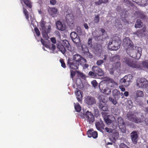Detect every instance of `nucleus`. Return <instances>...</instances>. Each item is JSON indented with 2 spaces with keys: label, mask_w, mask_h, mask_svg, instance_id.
<instances>
[{
  "label": "nucleus",
  "mask_w": 148,
  "mask_h": 148,
  "mask_svg": "<svg viewBox=\"0 0 148 148\" xmlns=\"http://www.w3.org/2000/svg\"><path fill=\"white\" fill-rule=\"evenodd\" d=\"M50 1L51 4L52 5H55L57 3L56 0H50Z\"/></svg>",
  "instance_id": "nucleus-62"
},
{
  "label": "nucleus",
  "mask_w": 148,
  "mask_h": 148,
  "mask_svg": "<svg viewBox=\"0 0 148 148\" xmlns=\"http://www.w3.org/2000/svg\"><path fill=\"white\" fill-rule=\"evenodd\" d=\"M112 127L114 128V129H116L117 127L118 124L117 122L116 121H112Z\"/></svg>",
  "instance_id": "nucleus-43"
},
{
  "label": "nucleus",
  "mask_w": 148,
  "mask_h": 148,
  "mask_svg": "<svg viewBox=\"0 0 148 148\" xmlns=\"http://www.w3.org/2000/svg\"><path fill=\"white\" fill-rule=\"evenodd\" d=\"M34 29L37 36H39L40 35V33L38 28L36 27L34 28Z\"/></svg>",
  "instance_id": "nucleus-51"
},
{
  "label": "nucleus",
  "mask_w": 148,
  "mask_h": 148,
  "mask_svg": "<svg viewBox=\"0 0 148 148\" xmlns=\"http://www.w3.org/2000/svg\"><path fill=\"white\" fill-rule=\"evenodd\" d=\"M141 66L140 68H136L139 70L142 69L143 68L148 69V60H146L142 62L141 64L138 62Z\"/></svg>",
  "instance_id": "nucleus-25"
},
{
  "label": "nucleus",
  "mask_w": 148,
  "mask_h": 148,
  "mask_svg": "<svg viewBox=\"0 0 148 148\" xmlns=\"http://www.w3.org/2000/svg\"><path fill=\"white\" fill-rule=\"evenodd\" d=\"M95 125L97 130L100 131H102L105 127L103 122L101 120L96 122L95 123Z\"/></svg>",
  "instance_id": "nucleus-16"
},
{
  "label": "nucleus",
  "mask_w": 148,
  "mask_h": 148,
  "mask_svg": "<svg viewBox=\"0 0 148 148\" xmlns=\"http://www.w3.org/2000/svg\"><path fill=\"white\" fill-rule=\"evenodd\" d=\"M51 42L53 44L56 43V40L55 38H51Z\"/></svg>",
  "instance_id": "nucleus-63"
},
{
  "label": "nucleus",
  "mask_w": 148,
  "mask_h": 148,
  "mask_svg": "<svg viewBox=\"0 0 148 148\" xmlns=\"http://www.w3.org/2000/svg\"><path fill=\"white\" fill-rule=\"evenodd\" d=\"M106 97L102 96L99 97L100 103H105L106 102Z\"/></svg>",
  "instance_id": "nucleus-40"
},
{
  "label": "nucleus",
  "mask_w": 148,
  "mask_h": 148,
  "mask_svg": "<svg viewBox=\"0 0 148 148\" xmlns=\"http://www.w3.org/2000/svg\"><path fill=\"white\" fill-rule=\"evenodd\" d=\"M45 29V31H46V32L48 34L51 31V26L50 25H49L48 26V29H47L46 28Z\"/></svg>",
  "instance_id": "nucleus-59"
},
{
  "label": "nucleus",
  "mask_w": 148,
  "mask_h": 148,
  "mask_svg": "<svg viewBox=\"0 0 148 148\" xmlns=\"http://www.w3.org/2000/svg\"><path fill=\"white\" fill-rule=\"evenodd\" d=\"M88 74L89 75L94 77L96 76V73L93 71V72L91 71L89 72Z\"/></svg>",
  "instance_id": "nucleus-61"
},
{
  "label": "nucleus",
  "mask_w": 148,
  "mask_h": 148,
  "mask_svg": "<svg viewBox=\"0 0 148 148\" xmlns=\"http://www.w3.org/2000/svg\"><path fill=\"white\" fill-rule=\"evenodd\" d=\"M82 92H81V91L79 90V89L77 88L76 89V90L75 91V93L76 96V98L79 102H81L82 100Z\"/></svg>",
  "instance_id": "nucleus-20"
},
{
  "label": "nucleus",
  "mask_w": 148,
  "mask_h": 148,
  "mask_svg": "<svg viewBox=\"0 0 148 148\" xmlns=\"http://www.w3.org/2000/svg\"><path fill=\"white\" fill-rule=\"evenodd\" d=\"M62 44L65 47L68 49V50L71 51L70 49H69V47L70 45L69 41L66 40H64L62 41Z\"/></svg>",
  "instance_id": "nucleus-31"
},
{
  "label": "nucleus",
  "mask_w": 148,
  "mask_h": 148,
  "mask_svg": "<svg viewBox=\"0 0 148 148\" xmlns=\"http://www.w3.org/2000/svg\"><path fill=\"white\" fill-rule=\"evenodd\" d=\"M57 48L59 49L60 51L63 53L64 54L66 52L65 47L63 46L61 43L58 42L57 43Z\"/></svg>",
  "instance_id": "nucleus-27"
},
{
  "label": "nucleus",
  "mask_w": 148,
  "mask_h": 148,
  "mask_svg": "<svg viewBox=\"0 0 148 148\" xmlns=\"http://www.w3.org/2000/svg\"><path fill=\"white\" fill-rule=\"evenodd\" d=\"M127 117L129 120L135 123H138L142 122L141 119L138 118L133 114H131L130 112L127 113Z\"/></svg>",
  "instance_id": "nucleus-8"
},
{
  "label": "nucleus",
  "mask_w": 148,
  "mask_h": 148,
  "mask_svg": "<svg viewBox=\"0 0 148 148\" xmlns=\"http://www.w3.org/2000/svg\"><path fill=\"white\" fill-rule=\"evenodd\" d=\"M131 137L133 143L134 144H136L137 143L138 138V136L137 132L135 131H133L131 134Z\"/></svg>",
  "instance_id": "nucleus-18"
},
{
  "label": "nucleus",
  "mask_w": 148,
  "mask_h": 148,
  "mask_svg": "<svg viewBox=\"0 0 148 148\" xmlns=\"http://www.w3.org/2000/svg\"><path fill=\"white\" fill-rule=\"evenodd\" d=\"M130 75H127L125 76L123 78L120 80V82L121 84L125 86H127L129 85L131 82L130 77Z\"/></svg>",
  "instance_id": "nucleus-11"
},
{
  "label": "nucleus",
  "mask_w": 148,
  "mask_h": 148,
  "mask_svg": "<svg viewBox=\"0 0 148 148\" xmlns=\"http://www.w3.org/2000/svg\"><path fill=\"white\" fill-rule=\"evenodd\" d=\"M86 60L85 62V63H83V64H80V65H82V66L83 65V68L84 69H86L89 66V65L88 64H86Z\"/></svg>",
  "instance_id": "nucleus-54"
},
{
  "label": "nucleus",
  "mask_w": 148,
  "mask_h": 148,
  "mask_svg": "<svg viewBox=\"0 0 148 148\" xmlns=\"http://www.w3.org/2000/svg\"><path fill=\"white\" fill-rule=\"evenodd\" d=\"M73 61L78 63L79 64H83V63H85L86 59L79 54H76L74 55L72 58Z\"/></svg>",
  "instance_id": "nucleus-10"
},
{
  "label": "nucleus",
  "mask_w": 148,
  "mask_h": 148,
  "mask_svg": "<svg viewBox=\"0 0 148 148\" xmlns=\"http://www.w3.org/2000/svg\"><path fill=\"white\" fill-rule=\"evenodd\" d=\"M112 94L115 99L116 100H118L119 99L120 95L122 97V98L124 97L123 93L122 92L120 93V91L116 89H114L112 91Z\"/></svg>",
  "instance_id": "nucleus-13"
},
{
  "label": "nucleus",
  "mask_w": 148,
  "mask_h": 148,
  "mask_svg": "<svg viewBox=\"0 0 148 148\" xmlns=\"http://www.w3.org/2000/svg\"><path fill=\"white\" fill-rule=\"evenodd\" d=\"M122 61L123 63L133 68H140L141 67L138 62L133 61L132 59L128 57L124 58L122 59Z\"/></svg>",
  "instance_id": "nucleus-3"
},
{
  "label": "nucleus",
  "mask_w": 148,
  "mask_h": 148,
  "mask_svg": "<svg viewBox=\"0 0 148 148\" xmlns=\"http://www.w3.org/2000/svg\"><path fill=\"white\" fill-rule=\"evenodd\" d=\"M84 101L86 104L89 106H92L96 103L95 98L89 96L85 97Z\"/></svg>",
  "instance_id": "nucleus-12"
},
{
  "label": "nucleus",
  "mask_w": 148,
  "mask_h": 148,
  "mask_svg": "<svg viewBox=\"0 0 148 148\" xmlns=\"http://www.w3.org/2000/svg\"><path fill=\"white\" fill-rule=\"evenodd\" d=\"M79 64V63L73 61L71 58H68L67 65L70 69L74 70H77Z\"/></svg>",
  "instance_id": "nucleus-7"
},
{
  "label": "nucleus",
  "mask_w": 148,
  "mask_h": 148,
  "mask_svg": "<svg viewBox=\"0 0 148 148\" xmlns=\"http://www.w3.org/2000/svg\"><path fill=\"white\" fill-rule=\"evenodd\" d=\"M101 114L104 120L107 124L112 123V121L111 119L113 118H114L112 115H110L108 113L105 112H102Z\"/></svg>",
  "instance_id": "nucleus-9"
},
{
  "label": "nucleus",
  "mask_w": 148,
  "mask_h": 148,
  "mask_svg": "<svg viewBox=\"0 0 148 148\" xmlns=\"http://www.w3.org/2000/svg\"><path fill=\"white\" fill-rule=\"evenodd\" d=\"M120 58L119 55H115L113 56L112 59L113 60L115 61L119 60H120Z\"/></svg>",
  "instance_id": "nucleus-48"
},
{
  "label": "nucleus",
  "mask_w": 148,
  "mask_h": 148,
  "mask_svg": "<svg viewBox=\"0 0 148 148\" xmlns=\"http://www.w3.org/2000/svg\"><path fill=\"white\" fill-rule=\"evenodd\" d=\"M101 48V46L100 44L97 45V47L96 46L95 47V49L97 51H99Z\"/></svg>",
  "instance_id": "nucleus-56"
},
{
  "label": "nucleus",
  "mask_w": 148,
  "mask_h": 148,
  "mask_svg": "<svg viewBox=\"0 0 148 148\" xmlns=\"http://www.w3.org/2000/svg\"><path fill=\"white\" fill-rule=\"evenodd\" d=\"M136 85L139 88H146L148 87V81L144 78H138L137 80Z\"/></svg>",
  "instance_id": "nucleus-5"
},
{
  "label": "nucleus",
  "mask_w": 148,
  "mask_h": 148,
  "mask_svg": "<svg viewBox=\"0 0 148 148\" xmlns=\"http://www.w3.org/2000/svg\"><path fill=\"white\" fill-rule=\"evenodd\" d=\"M77 72L78 73L77 76L78 77H80L82 79L85 77V76L83 73H80L79 71H77Z\"/></svg>",
  "instance_id": "nucleus-50"
},
{
  "label": "nucleus",
  "mask_w": 148,
  "mask_h": 148,
  "mask_svg": "<svg viewBox=\"0 0 148 148\" xmlns=\"http://www.w3.org/2000/svg\"><path fill=\"white\" fill-rule=\"evenodd\" d=\"M40 41L42 44L43 46H45L47 48V47H48V46L47 45L46 42L44 41V40L43 39H42V38H41Z\"/></svg>",
  "instance_id": "nucleus-55"
},
{
  "label": "nucleus",
  "mask_w": 148,
  "mask_h": 148,
  "mask_svg": "<svg viewBox=\"0 0 148 148\" xmlns=\"http://www.w3.org/2000/svg\"><path fill=\"white\" fill-rule=\"evenodd\" d=\"M95 39L96 40H102L103 39V35H97L94 37Z\"/></svg>",
  "instance_id": "nucleus-41"
},
{
  "label": "nucleus",
  "mask_w": 148,
  "mask_h": 148,
  "mask_svg": "<svg viewBox=\"0 0 148 148\" xmlns=\"http://www.w3.org/2000/svg\"><path fill=\"white\" fill-rule=\"evenodd\" d=\"M70 76L71 78H73L76 74V71L73 70H70Z\"/></svg>",
  "instance_id": "nucleus-53"
},
{
  "label": "nucleus",
  "mask_w": 148,
  "mask_h": 148,
  "mask_svg": "<svg viewBox=\"0 0 148 148\" xmlns=\"http://www.w3.org/2000/svg\"><path fill=\"white\" fill-rule=\"evenodd\" d=\"M112 136L114 139H116L118 138L119 136V133L117 130H113L112 133Z\"/></svg>",
  "instance_id": "nucleus-32"
},
{
  "label": "nucleus",
  "mask_w": 148,
  "mask_h": 148,
  "mask_svg": "<svg viewBox=\"0 0 148 148\" xmlns=\"http://www.w3.org/2000/svg\"><path fill=\"white\" fill-rule=\"evenodd\" d=\"M104 62L103 60H99L97 62L96 64L99 66L101 65Z\"/></svg>",
  "instance_id": "nucleus-57"
},
{
  "label": "nucleus",
  "mask_w": 148,
  "mask_h": 148,
  "mask_svg": "<svg viewBox=\"0 0 148 148\" xmlns=\"http://www.w3.org/2000/svg\"><path fill=\"white\" fill-rule=\"evenodd\" d=\"M56 25L57 28L59 30L61 31L65 30L66 28L65 25L62 23L60 21H58L56 22Z\"/></svg>",
  "instance_id": "nucleus-22"
},
{
  "label": "nucleus",
  "mask_w": 148,
  "mask_h": 148,
  "mask_svg": "<svg viewBox=\"0 0 148 148\" xmlns=\"http://www.w3.org/2000/svg\"><path fill=\"white\" fill-rule=\"evenodd\" d=\"M88 137H93L94 138H96L98 136V133L97 132L94 131L93 130L90 129L88 130L87 133Z\"/></svg>",
  "instance_id": "nucleus-17"
},
{
  "label": "nucleus",
  "mask_w": 148,
  "mask_h": 148,
  "mask_svg": "<svg viewBox=\"0 0 148 148\" xmlns=\"http://www.w3.org/2000/svg\"><path fill=\"white\" fill-rule=\"evenodd\" d=\"M121 64L120 62L117 61L116 63H114L112 64V67L110 69V72H112V74L115 70L120 68L121 67Z\"/></svg>",
  "instance_id": "nucleus-24"
},
{
  "label": "nucleus",
  "mask_w": 148,
  "mask_h": 148,
  "mask_svg": "<svg viewBox=\"0 0 148 148\" xmlns=\"http://www.w3.org/2000/svg\"><path fill=\"white\" fill-rule=\"evenodd\" d=\"M137 15L139 18L140 19H144L146 17L145 14L142 12H138Z\"/></svg>",
  "instance_id": "nucleus-37"
},
{
  "label": "nucleus",
  "mask_w": 148,
  "mask_h": 148,
  "mask_svg": "<svg viewBox=\"0 0 148 148\" xmlns=\"http://www.w3.org/2000/svg\"><path fill=\"white\" fill-rule=\"evenodd\" d=\"M98 107L100 110H101L104 111H108V106H104L101 103H99V104Z\"/></svg>",
  "instance_id": "nucleus-30"
},
{
  "label": "nucleus",
  "mask_w": 148,
  "mask_h": 148,
  "mask_svg": "<svg viewBox=\"0 0 148 148\" xmlns=\"http://www.w3.org/2000/svg\"><path fill=\"white\" fill-rule=\"evenodd\" d=\"M92 71L99 76H102L104 74L103 71L98 66H93L92 69Z\"/></svg>",
  "instance_id": "nucleus-15"
},
{
  "label": "nucleus",
  "mask_w": 148,
  "mask_h": 148,
  "mask_svg": "<svg viewBox=\"0 0 148 148\" xmlns=\"http://www.w3.org/2000/svg\"><path fill=\"white\" fill-rule=\"evenodd\" d=\"M93 86L94 87H96L97 85V83L96 80H93L92 82Z\"/></svg>",
  "instance_id": "nucleus-60"
},
{
  "label": "nucleus",
  "mask_w": 148,
  "mask_h": 148,
  "mask_svg": "<svg viewBox=\"0 0 148 148\" xmlns=\"http://www.w3.org/2000/svg\"><path fill=\"white\" fill-rule=\"evenodd\" d=\"M21 3L23 5V3L29 8H31L32 5L30 0H20Z\"/></svg>",
  "instance_id": "nucleus-29"
},
{
  "label": "nucleus",
  "mask_w": 148,
  "mask_h": 148,
  "mask_svg": "<svg viewBox=\"0 0 148 148\" xmlns=\"http://www.w3.org/2000/svg\"><path fill=\"white\" fill-rule=\"evenodd\" d=\"M45 22L44 21H42L40 23V26L41 28V30H45L46 27L45 26Z\"/></svg>",
  "instance_id": "nucleus-45"
},
{
  "label": "nucleus",
  "mask_w": 148,
  "mask_h": 148,
  "mask_svg": "<svg viewBox=\"0 0 148 148\" xmlns=\"http://www.w3.org/2000/svg\"><path fill=\"white\" fill-rule=\"evenodd\" d=\"M136 94L137 97H142L144 95L143 92L140 90L136 91Z\"/></svg>",
  "instance_id": "nucleus-42"
},
{
  "label": "nucleus",
  "mask_w": 148,
  "mask_h": 148,
  "mask_svg": "<svg viewBox=\"0 0 148 148\" xmlns=\"http://www.w3.org/2000/svg\"><path fill=\"white\" fill-rule=\"evenodd\" d=\"M132 1L142 6H146L147 4V0H132Z\"/></svg>",
  "instance_id": "nucleus-26"
},
{
  "label": "nucleus",
  "mask_w": 148,
  "mask_h": 148,
  "mask_svg": "<svg viewBox=\"0 0 148 148\" xmlns=\"http://www.w3.org/2000/svg\"><path fill=\"white\" fill-rule=\"evenodd\" d=\"M60 62L61 64L62 67L64 68H65L66 66L64 60L61 58L60 60Z\"/></svg>",
  "instance_id": "nucleus-46"
},
{
  "label": "nucleus",
  "mask_w": 148,
  "mask_h": 148,
  "mask_svg": "<svg viewBox=\"0 0 148 148\" xmlns=\"http://www.w3.org/2000/svg\"><path fill=\"white\" fill-rule=\"evenodd\" d=\"M119 148H130L124 143H121L119 145Z\"/></svg>",
  "instance_id": "nucleus-49"
},
{
  "label": "nucleus",
  "mask_w": 148,
  "mask_h": 148,
  "mask_svg": "<svg viewBox=\"0 0 148 148\" xmlns=\"http://www.w3.org/2000/svg\"><path fill=\"white\" fill-rule=\"evenodd\" d=\"M108 99L109 100L112 102V103L114 105H116L118 103L117 101H116L117 100L116 99L114 100L112 97H109Z\"/></svg>",
  "instance_id": "nucleus-44"
},
{
  "label": "nucleus",
  "mask_w": 148,
  "mask_h": 148,
  "mask_svg": "<svg viewBox=\"0 0 148 148\" xmlns=\"http://www.w3.org/2000/svg\"><path fill=\"white\" fill-rule=\"evenodd\" d=\"M75 109L76 111L78 112L80 111L81 110V108L78 103H74Z\"/></svg>",
  "instance_id": "nucleus-36"
},
{
  "label": "nucleus",
  "mask_w": 148,
  "mask_h": 148,
  "mask_svg": "<svg viewBox=\"0 0 148 148\" xmlns=\"http://www.w3.org/2000/svg\"><path fill=\"white\" fill-rule=\"evenodd\" d=\"M127 103L130 106H132L133 105V103L130 100L128 101Z\"/></svg>",
  "instance_id": "nucleus-64"
},
{
  "label": "nucleus",
  "mask_w": 148,
  "mask_h": 148,
  "mask_svg": "<svg viewBox=\"0 0 148 148\" xmlns=\"http://www.w3.org/2000/svg\"><path fill=\"white\" fill-rule=\"evenodd\" d=\"M143 23L141 22V20L137 19L136 22L135 27L136 28H140L142 27Z\"/></svg>",
  "instance_id": "nucleus-33"
},
{
  "label": "nucleus",
  "mask_w": 148,
  "mask_h": 148,
  "mask_svg": "<svg viewBox=\"0 0 148 148\" xmlns=\"http://www.w3.org/2000/svg\"><path fill=\"white\" fill-rule=\"evenodd\" d=\"M146 28H143L142 29L138 30L134 33V34L138 36H143L145 35V32L146 31Z\"/></svg>",
  "instance_id": "nucleus-23"
},
{
  "label": "nucleus",
  "mask_w": 148,
  "mask_h": 148,
  "mask_svg": "<svg viewBox=\"0 0 148 148\" xmlns=\"http://www.w3.org/2000/svg\"><path fill=\"white\" fill-rule=\"evenodd\" d=\"M107 86L105 83L101 82L99 84V87L102 93L106 95H109L111 93V89Z\"/></svg>",
  "instance_id": "nucleus-6"
},
{
  "label": "nucleus",
  "mask_w": 148,
  "mask_h": 148,
  "mask_svg": "<svg viewBox=\"0 0 148 148\" xmlns=\"http://www.w3.org/2000/svg\"><path fill=\"white\" fill-rule=\"evenodd\" d=\"M121 43L120 38L118 36H114L108 43V48L111 50L116 51L120 48Z\"/></svg>",
  "instance_id": "nucleus-2"
},
{
  "label": "nucleus",
  "mask_w": 148,
  "mask_h": 148,
  "mask_svg": "<svg viewBox=\"0 0 148 148\" xmlns=\"http://www.w3.org/2000/svg\"><path fill=\"white\" fill-rule=\"evenodd\" d=\"M23 12L25 16L26 19L29 22L28 12L27 10V9L24 8V7L23 8Z\"/></svg>",
  "instance_id": "nucleus-35"
},
{
  "label": "nucleus",
  "mask_w": 148,
  "mask_h": 148,
  "mask_svg": "<svg viewBox=\"0 0 148 148\" xmlns=\"http://www.w3.org/2000/svg\"><path fill=\"white\" fill-rule=\"evenodd\" d=\"M70 35L72 40L76 44L80 42L79 37L75 32H72Z\"/></svg>",
  "instance_id": "nucleus-14"
},
{
  "label": "nucleus",
  "mask_w": 148,
  "mask_h": 148,
  "mask_svg": "<svg viewBox=\"0 0 148 148\" xmlns=\"http://www.w3.org/2000/svg\"><path fill=\"white\" fill-rule=\"evenodd\" d=\"M106 131L107 132H108V133H112V132H113V130H114V129H112L111 128H108L107 127H106L105 128Z\"/></svg>",
  "instance_id": "nucleus-52"
},
{
  "label": "nucleus",
  "mask_w": 148,
  "mask_h": 148,
  "mask_svg": "<svg viewBox=\"0 0 148 148\" xmlns=\"http://www.w3.org/2000/svg\"><path fill=\"white\" fill-rule=\"evenodd\" d=\"M123 43L127 54H133L132 57L138 60L140 58L142 51L141 48L135 46L132 41L128 37L123 39Z\"/></svg>",
  "instance_id": "nucleus-1"
},
{
  "label": "nucleus",
  "mask_w": 148,
  "mask_h": 148,
  "mask_svg": "<svg viewBox=\"0 0 148 148\" xmlns=\"http://www.w3.org/2000/svg\"><path fill=\"white\" fill-rule=\"evenodd\" d=\"M118 122L119 127L120 129H121L122 128L124 129H125V123L123 119L121 117H119L118 118Z\"/></svg>",
  "instance_id": "nucleus-21"
},
{
  "label": "nucleus",
  "mask_w": 148,
  "mask_h": 148,
  "mask_svg": "<svg viewBox=\"0 0 148 148\" xmlns=\"http://www.w3.org/2000/svg\"><path fill=\"white\" fill-rule=\"evenodd\" d=\"M105 83L106 84V85L112 88L115 87L118 85L117 83L112 79H109Z\"/></svg>",
  "instance_id": "nucleus-19"
},
{
  "label": "nucleus",
  "mask_w": 148,
  "mask_h": 148,
  "mask_svg": "<svg viewBox=\"0 0 148 148\" xmlns=\"http://www.w3.org/2000/svg\"><path fill=\"white\" fill-rule=\"evenodd\" d=\"M88 45L89 47L91 48L92 46V39L91 38H89L88 40Z\"/></svg>",
  "instance_id": "nucleus-47"
},
{
  "label": "nucleus",
  "mask_w": 148,
  "mask_h": 148,
  "mask_svg": "<svg viewBox=\"0 0 148 148\" xmlns=\"http://www.w3.org/2000/svg\"><path fill=\"white\" fill-rule=\"evenodd\" d=\"M45 30H42V36L45 39L47 40L49 38L48 36V33L45 31Z\"/></svg>",
  "instance_id": "nucleus-38"
},
{
  "label": "nucleus",
  "mask_w": 148,
  "mask_h": 148,
  "mask_svg": "<svg viewBox=\"0 0 148 148\" xmlns=\"http://www.w3.org/2000/svg\"><path fill=\"white\" fill-rule=\"evenodd\" d=\"M99 16L100 14H97V15H96L94 17V21L95 23L97 24L99 23L100 20Z\"/></svg>",
  "instance_id": "nucleus-39"
},
{
  "label": "nucleus",
  "mask_w": 148,
  "mask_h": 148,
  "mask_svg": "<svg viewBox=\"0 0 148 148\" xmlns=\"http://www.w3.org/2000/svg\"><path fill=\"white\" fill-rule=\"evenodd\" d=\"M80 116L84 119L89 124H92L95 121V117L93 114L90 112L87 111L85 113L81 114Z\"/></svg>",
  "instance_id": "nucleus-4"
},
{
  "label": "nucleus",
  "mask_w": 148,
  "mask_h": 148,
  "mask_svg": "<svg viewBox=\"0 0 148 148\" xmlns=\"http://www.w3.org/2000/svg\"><path fill=\"white\" fill-rule=\"evenodd\" d=\"M58 11L57 9L55 8H50L48 10L49 14L53 17H54Z\"/></svg>",
  "instance_id": "nucleus-28"
},
{
  "label": "nucleus",
  "mask_w": 148,
  "mask_h": 148,
  "mask_svg": "<svg viewBox=\"0 0 148 148\" xmlns=\"http://www.w3.org/2000/svg\"><path fill=\"white\" fill-rule=\"evenodd\" d=\"M109 0H99V1H95V3L96 5H98L102 3H106L108 2Z\"/></svg>",
  "instance_id": "nucleus-34"
},
{
  "label": "nucleus",
  "mask_w": 148,
  "mask_h": 148,
  "mask_svg": "<svg viewBox=\"0 0 148 148\" xmlns=\"http://www.w3.org/2000/svg\"><path fill=\"white\" fill-rule=\"evenodd\" d=\"M47 47L50 48L51 50H54L56 49V46L53 44L50 45Z\"/></svg>",
  "instance_id": "nucleus-58"
}]
</instances>
